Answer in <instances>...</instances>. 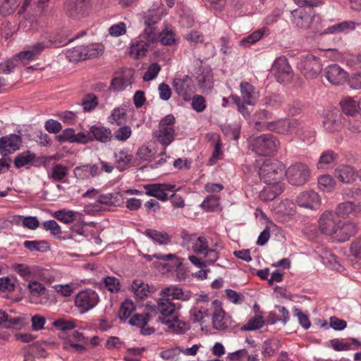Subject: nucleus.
<instances>
[{"label":"nucleus","instance_id":"obj_40","mask_svg":"<svg viewBox=\"0 0 361 361\" xmlns=\"http://www.w3.org/2000/svg\"><path fill=\"white\" fill-rule=\"evenodd\" d=\"M20 317H12L5 311L0 310V326L10 329L21 323Z\"/></svg>","mask_w":361,"mask_h":361},{"label":"nucleus","instance_id":"obj_2","mask_svg":"<svg viewBox=\"0 0 361 361\" xmlns=\"http://www.w3.org/2000/svg\"><path fill=\"white\" fill-rule=\"evenodd\" d=\"M166 15V10L162 4L149 8L144 16L145 29L143 33L149 39H158V30L156 25Z\"/></svg>","mask_w":361,"mask_h":361},{"label":"nucleus","instance_id":"obj_44","mask_svg":"<svg viewBox=\"0 0 361 361\" xmlns=\"http://www.w3.org/2000/svg\"><path fill=\"white\" fill-rule=\"evenodd\" d=\"M35 158V154L30 151H26L19 154L14 159V165L16 168L25 166L32 162Z\"/></svg>","mask_w":361,"mask_h":361},{"label":"nucleus","instance_id":"obj_24","mask_svg":"<svg viewBox=\"0 0 361 361\" xmlns=\"http://www.w3.org/2000/svg\"><path fill=\"white\" fill-rule=\"evenodd\" d=\"M293 23L302 29H308L312 22V16L304 9H296L292 11Z\"/></svg>","mask_w":361,"mask_h":361},{"label":"nucleus","instance_id":"obj_14","mask_svg":"<svg viewBox=\"0 0 361 361\" xmlns=\"http://www.w3.org/2000/svg\"><path fill=\"white\" fill-rule=\"evenodd\" d=\"M296 202L298 206L309 209H317L321 205V198L314 190L304 191L298 196Z\"/></svg>","mask_w":361,"mask_h":361},{"label":"nucleus","instance_id":"obj_26","mask_svg":"<svg viewBox=\"0 0 361 361\" xmlns=\"http://www.w3.org/2000/svg\"><path fill=\"white\" fill-rule=\"evenodd\" d=\"M89 133L92 135V140H95L102 143L109 142L112 137L111 130L104 126H92Z\"/></svg>","mask_w":361,"mask_h":361},{"label":"nucleus","instance_id":"obj_5","mask_svg":"<svg viewBox=\"0 0 361 361\" xmlns=\"http://www.w3.org/2000/svg\"><path fill=\"white\" fill-rule=\"evenodd\" d=\"M298 66L307 79L316 78L322 70L320 59L312 54L302 56Z\"/></svg>","mask_w":361,"mask_h":361},{"label":"nucleus","instance_id":"obj_57","mask_svg":"<svg viewBox=\"0 0 361 361\" xmlns=\"http://www.w3.org/2000/svg\"><path fill=\"white\" fill-rule=\"evenodd\" d=\"M103 283L104 286L110 291V292H118L120 287L119 280L114 276H106L103 279Z\"/></svg>","mask_w":361,"mask_h":361},{"label":"nucleus","instance_id":"obj_63","mask_svg":"<svg viewBox=\"0 0 361 361\" xmlns=\"http://www.w3.org/2000/svg\"><path fill=\"white\" fill-rule=\"evenodd\" d=\"M44 230L50 231L53 235H58L61 233V227L54 220H48L42 224Z\"/></svg>","mask_w":361,"mask_h":361},{"label":"nucleus","instance_id":"obj_51","mask_svg":"<svg viewBox=\"0 0 361 361\" xmlns=\"http://www.w3.org/2000/svg\"><path fill=\"white\" fill-rule=\"evenodd\" d=\"M135 307L133 302L129 300H125L120 307L118 316L120 319H126L128 318L131 313L135 310Z\"/></svg>","mask_w":361,"mask_h":361},{"label":"nucleus","instance_id":"obj_48","mask_svg":"<svg viewBox=\"0 0 361 361\" xmlns=\"http://www.w3.org/2000/svg\"><path fill=\"white\" fill-rule=\"evenodd\" d=\"M76 212L71 210L61 209L54 212V216L61 222L71 224L75 219Z\"/></svg>","mask_w":361,"mask_h":361},{"label":"nucleus","instance_id":"obj_32","mask_svg":"<svg viewBox=\"0 0 361 361\" xmlns=\"http://www.w3.org/2000/svg\"><path fill=\"white\" fill-rule=\"evenodd\" d=\"M114 156L117 164V169L120 171L126 169V166L130 163L133 158L132 154H128L123 149L114 152Z\"/></svg>","mask_w":361,"mask_h":361},{"label":"nucleus","instance_id":"obj_35","mask_svg":"<svg viewBox=\"0 0 361 361\" xmlns=\"http://www.w3.org/2000/svg\"><path fill=\"white\" fill-rule=\"evenodd\" d=\"M267 29L265 27L254 31L250 35L242 39L240 41V45L244 47H249L250 45L262 39Z\"/></svg>","mask_w":361,"mask_h":361},{"label":"nucleus","instance_id":"obj_61","mask_svg":"<svg viewBox=\"0 0 361 361\" xmlns=\"http://www.w3.org/2000/svg\"><path fill=\"white\" fill-rule=\"evenodd\" d=\"M53 325L58 329L61 331H68L73 329L76 327L74 320H66L64 319H59L53 322Z\"/></svg>","mask_w":361,"mask_h":361},{"label":"nucleus","instance_id":"obj_55","mask_svg":"<svg viewBox=\"0 0 361 361\" xmlns=\"http://www.w3.org/2000/svg\"><path fill=\"white\" fill-rule=\"evenodd\" d=\"M208 248V242L206 238L200 236L197 238L195 243H193L192 249L194 252L197 255H204Z\"/></svg>","mask_w":361,"mask_h":361},{"label":"nucleus","instance_id":"obj_42","mask_svg":"<svg viewBox=\"0 0 361 361\" xmlns=\"http://www.w3.org/2000/svg\"><path fill=\"white\" fill-rule=\"evenodd\" d=\"M119 197L118 192L102 194L97 196V202L106 206H114L119 202Z\"/></svg>","mask_w":361,"mask_h":361},{"label":"nucleus","instance_id":"obj_1","mask_svg":"<svg viewBox=\"0 0 361 361\" xmlns=\"http://www.w3.org/2000/svg\"><path fill=\"white\" fill-rule=\"evenodd\" d=\"M286 174L285 165L276 160L264 161L259 169V176L267 185H276Z\"/></svg>","mask_w":361,"mask_h":361},{"label":"nucleus","instance_id":"obj_62","mask_svg":"<svg viewBox=\"0 0 361 361\" xmlns=\"http://www.w3.org/2000/svg\"><path fill=\"white\" fill-rule=\"evenodd\" d=\"M149 320L147 314H135L129 320V324L132 326H137L140 328L146 326Z\"/></svg>","mask_w":361,"mask_h":361},{"label":"nucleus","instance_id":"obj_21","mask_svg":"<svg viewBox=\"0 0 361 361\" xmlns=\"http://www.w3.org/2000/svg\"><path fill=\"white\" fill-rule=\"evenodd\" d=\"M159 295L162 298H166L169 301L174 300L185 301L190 299V294L185 293L182 288L177 286H170L161 289Z\"/></svg>","mask_w":361,"mask_h":361},{"label":"nucleus","instance_id":"obj_19","mask_svg":"<svg viewBox=\"0 0 361 361\" xmlns=\"http://www.w3.org/2000/svg\"><path fill=\"white\" fill-rule=\"evenodd\" d=\"M231 324V318L227 315L221 307H216L212 314V325L214 329L223 331Z\"/></svg>","mask_w":361,"mask_h":361},{"label":"nucleus","instance_id":"obj_56","mask_svg":"<svg viewBox=\"0 0 361 361\" xmlns=\"http://www.w3.org/2000/svg\"><path fill=\"white\" fill-rule=\"evenodd\" d=\"M349 252L352 257L361 259V235L350 243Z\"/></svg>","mask_w":361,"mask_h":361},{"label":"nucleus","instance_id":"obj_28","mask_svg":"<svg viewBox=\"0 0 361 361\" xmlns=\"http://www.w3.org/2000/svg\"><path fill=\"white\" fill-rule=\"evenodd\" d=\"M155 259L162 260L164 262H168L162 264L163 269L166 271H172L174 269H178L181 264L179 259L173 254L164 255L161 253H156L153 255Z\"/></svg>","mask_w":361,"mask_h":361},{"label":"nucleus","instance_id":"obj_49","mask_svg":"<svg viewBox=\"0 0 361 361\" xmlns=\"http://www.w3.org/2000/svg\"><path fill=\"white\" fill-rule=\"evenodd\" d=\"M68 172V169L61 164H56L52 169L51 178L55 181H62Z\"/></svg>","mask_w":361,"mask_h":361},{"label":"nucleus","instance_id":"obj_10","mask_svg":"<svg viewBox=\"0 0 361 361\" xmlns=\"http://www.w3.org/2000/svg\"><path fill=\"white\" fill-rule=\"evenodd\" d=\"M339 219L333 211L324 212L319 218V227L321 232L334 238Z\"/></svg>","mask_w":361,"mask_h":361},{"label":"nucleus","instance_id":"obj_22","mask_svg":"<svg viewBox=\"0 0 361 361\" xmlns=\"http://www.w3.org/2000/svg\"><path fill=\"white\" fill-rule=\"evenodd\" d=\"M175 135V128L158 127V129L153 132L154 138H155L161 145L164 146V152L161 153V155L165 154L166 147L173 141Z\"/></svg>","mask_w":361,"mask_h":361},{"label":"nucleus","instance_id":"obj_29","mask_svg":"<svg viewBox=\"0 0 361 361\" xmlns=\"http://www.w3.org/2000/svg\"><path fill=\"white\" fill-rule=\"evenodd\" d=\"M355 28V23L353 21H343L328 27L322 34L345 33Z\"/></svg>","mask_w":361,"mask_h":361},{"label":"nucleus","instance_id":"obj_25","mask_svg":"<svg viewBox=\"0 0 361 361\" xmlns=\"http://www.w3.org/2000/svg\"><path fill=\"white\" fill-rule=\"evenodd\" d=\"M335 177L342 183H350L355 180V172L349 165H341L335 169Z\"/></svg>","mask_w":361,"mask_h":361},{"label":"nucleus","instance_id":"obj_4","mask_svg":"<svg viewBox=\"0 0 361 361\" xmlns=\"http://www.w3.org/2000/svg\"><path fill=\"white\" fill-rule=\"evenodd\" d=\"M285 176L291 185H303L310 179V169L306 164L296 162L291 164L287 169H286Z\"/></svg>","mask_w":361,"mask_h":361},{"label":"nucleus","instance_id":"obj_38","mask_svg":"<svg viewBox=\"0 0 361 361\" xmlns=\"http://www.w3.org/2000/svg\"><path fill=\"white\" fill-rule=\"evenodd\" d=\"M20 5V0H0V14L7 16L13 13Z\"/></svg>","mask_w":361,"mask_h":361},{"label":"nucleus","instance_id":"obj_6","mask_svg":"<svg viewBox=\"0 0 361 361\" xmlns=\"http://www.w3.org/2000/svg\"><path fill=\"white\" fill-rule=\"evenodd\" d=\"M99 298L96 291L86 289L80 291L75 298V305L80 313L84 314L97 306Z\"/></svg>","mask_w":361,"mask_h":361},{"label":"nucleus","instance_id":"obj_16","mask_svg":"<svg viewBox=\"0 0 361 361\" xmlns=\"http://www.w3.org/2000/svg\"><path fill=\"white\" fill-rule=\"evenodd\" d=\"M147 307L152 311H156L164 317H169L173 314L177 310L180 308V305L178 302H173L168 300L166 298H159L157 305H151L147 303Z\"/></svg>","mask_w":361,"mask_h":361},{"label":"nucleus","instance_id":"obj_54","mask_svg":"<svg viewBox=\"0 0 361 361\" xmlns=\"http://www.w3.org/2000/svg\"><path fill=\"white\" fill-rule=\"evenodd\" d=\"M219 205V197L216 195L207 196L202 203V207L207 211H214Z\"/></svg>","mask_w":361,"mask_h":361},{"label":"nucleus","instance_id":"obj_23","mask_svg":"<svg viewBox=\"0 0 361 361\" xmlns=\"http://www.w3.org/2000/svg\"><path fill=\"white\" fill-rule=\"evenodd\" d=\"M285 126L286 119H280L273 122L257 121L255 123V128L258 130H269L283 135H286Z\"/></svg>","mask_w":361,"mask_h":361},{"label":"nucleus","instance_id":"obj_45","mask_svg":"<svg viewBox=\"0 0 361 361\" xmlns=\"http://www.w3.org/2000/svg\"><path fill=\"white\" fill-rule=\"evenodd\" d=\"M126 116V111L123 108H115L111 116L109 117L108 121L111 124H116L117 126H121L123 123V121L125 120Z\"/></svg>","mask_w":361,"mask_h":361},{"label":"nucleus","instance_id":"obj_18","mask_svg":"<svg viewBox=\"0 0 361 361\" xmlns=\"http://www.w3.org/2000/svg\"><path fill=\"white\" fill-rule=\"evenodd\" d=\"M326 79L333 85L343 84L347 79V73L337 64H331L325 68Z\"/></svg>","mask_w":361,"mask_h":361},{"label":"nucleus","instance_id":"obj_46","mask_svg":"<svg viewBox=\"0 0 361 361\" xmlns=\"http://www.w3.org/2000/svg\"><path fill=\"white\" fill-rule=\"evenodd\" d=\"M159 320L161 323L167 325L169 329L175 332L182 331L183 329V326L185 325V323L180 321L177 315L173 316L172 319L160 318Z\"/></svg>","mask_w":361,"mask_h":361},{"label":"nucleus","instance_id":"obj_60","mask_svg":"<svg viewBox=\"0 0 361 361\" xmlns=\"http://www.w3.org/2000/svg\"><path fill=\"white\" fill-rule=\"evenodd\" d=\"M161 71V66L157 63H152L145 73L142 79L144 81H149L154 79Z\"/></svg>","mask_w":361,"mask_h":361},{"label":"nucleus","instance_id":"obj_36","mask_svg":"<svg viewBox=\"0 0 361 361\" xmlns=\"http://www.w3.org/2000/svg\"><path fill=\"white\" fill-rule=\"evenodd\" d=\"M267 29L265 27L254 31L250 35L242 39L240 41V45L244 47H249L250 45L262 39Z\"/></svg>","mask_w":361,"mask_h":361},{"label":"nucleus","instance_id":"obj_50","mask_svg":"<svg viewBox=\"0 0 361 361\" xmlns=\"http://www.w3.org/2000/svg\"><path fill=\"white\" fill-rule=\"evenodd\" d=\"M158 39L164 45H172L176 42L175 33L167 28L160 32L158 31Z\"/></svg>","mask_w":361,"mask_h":361},{"label":"nucleus","instance_id":"obj_20","mask_svg":"<svg viewBox=\"0 0 361 361\" xmlns=\"http://www.w3.org/2000/svg\"><path fill=\"white\" fill-rule=\"evenodd\" d=\"M73 173L76 178L85 180L99 176L101 170L96 164H85L76 166L73 170Z\"/></svg>","mask_w":361,"mask_h":361},{"label":"nucleus","instance_id":"obj_12","mask_svg":"<svg viewBox=\"0 0 361 361\" xmlns=\"http://www.w3.org/2000/svg\"><path fill=\"white\" fill-rule=\"evenodd\" d=\"M145 193L148 196L154 197L157 199L165 201L168 199L170 192H175L176 185L172 184H148L144 186Z\"/></svg>","mask_w":361,"mask_h":361},{"label":"nucleus","instance_id":"obj_8","mask_svg":"<svg viewBox=\"0 0 361 361\" xmlns=\"http://www.w3.org/2000/svg\"><path fill=\"white\" fill-rule=\"evenodd\" d=\"M90 8V0H68L65 4L66 14L75 19L87 15Z\"/></svg>","mask_w":361,"mask_h":361},{"label":"nucleus","instance_id":"obj_3","mask_svg":"<svg viewBox=\"0 0 361 361\" xmlns=\"http://www.w3.org/2000/svg\"><path fill=\"white\" fill-rule=\"evenodd\" d=\"M279 147V141L272 134H263L250 142L251 149L259 156L274 154Z\"/></svg>","mask_w":361,"mask_h":361},{"label":"nucleus","instance_id":"obj_59","mask_svg":"<svg viewBox=\"0 0 361 361\" xmlns=\"http://www.w3.org/2000/svg\"><path fill=\"white\" fill-rule=\"evenodd\" d=\"M83 109L86 111H90L94 109L98 105L97 97L93 94H89L81 103Z\"/></svg>","mask_w":361,"mask_h":361},{"label":"nucleus","instance_id":"obj_43","mask_svg":"<svg viewBox=\"0 0 361 361\" xmlns=\"http://www.w3.org/2000/svg\"><path fill=\"white\" fill-rule=\"evenodd\" d=\"M198 83L203 92H209L213 87V76L210 71L203 72L198 77Z\"/></svg>","mask_w":361,"mask_h":361},{"label":"nucleus","instance_id":"obj_13","mask_svg":"<svg viewBox=\"0 0 361 361\" xmlns=\"http://www.w3.org/2000/svg\"><path fill=\"white\" fill-rule=\"evenodd\" d=\"M272 71L279 82H285L291 78L292 68L285 56H280L275 60Z\"/></svg>","mask_w":361,"mask_h":361},{"label":"nucleus","instance_id":"obj_47","mask_svg":"<svg viewBox=\"0 0 361 361\" xmlns=\"http://www.w3.org/2000/svg\"><path fill=\"white\" fill-rule=\"evenodd\" d=\"M264 320L260 315L255 316L249 319V321L241 327L242 331L257 330L263 326Z\"/></svg>","mask_w":361,"mask_h":361},{"label":"nucleus","instance_id":"obj_7","mask_svg":"<svg viewBox=\"0 0 361 361\" xmlns=\"http://www.w3.org/2000/svg\"><path fill=\"white\" fill-rule=\"evenodd\" d=\"M176 93L185 101H190L195 93V87L192 79L188 75L176 77L172 82Z\"/></svg>","mask_w":361,"mask_h":361},{"label":"nucleus","instance_id":"obj_37","mask_svg":"<svg viewBox=\"0 0 361 361\" xmlns=\"http://www.w3.org/2000/svg\"><path fill=\"white\" fill-rule=\"evenodd\" d=\"M131 289L137 298L140 299H144L149 293L148 284L137 279L133 281Z\"/></svg>","mask_w":361,"mask_h":361},{"label":"nucleus","instance_id":"obj_58","mask_svg":"<svg viewBox=\"0 0 361 361\" xmlns=\"http://www.w3.org/2000/svg\"><path fill=\"white\" fill-rule=\"evenodd\" d=\"M318 184L324 190L330 191L335 185V181L329 175H323L318 178Z\"/></svg>","mask_w":361,"mask_h":361},{"label":"nucleus","instance_id":"obj_33","mask_svg":"<svg viewBox=\"0 0 361 361\" xmlns=\"http://www.w3.org/2000/svg\"><path fill=\"white\" fill-rule=\"evenodd\" d=\"M85 46L78 45L73 48L68 49L66 51V56L70 61L78 62L85 60Z\"/></svg>","mask_w":361,"mask_h":361},{"label":"nucleus","instance_id":"obj_53","mask_svg":"<svg viewBox=\"0 0 361 361\" xmlns=\"http://www.w3.org/2000/svg\"><path fill=\"white\" fill-rule=\"evenodd\" d=\"M85 60L102 54L104 51V46L101 44H92L85 47Z\"/></svg>","mask_w":361,"mask_h":361},{"label":"nucleus","instance_id":"obj_27","mask_svg":"<svg viewBox=\"0 0 361 361\" xmlns=\"http://www.w3.org/2000/svg\"><path fill=\"white\" fill-rule=\"evenodd\" d=\"M61 43V40H58L54 37L50 36L49 38H46L42 41L37 42L31 46L30 49L32 50L34 55L37 58L45 49H48L52 46L59 47Z\"/></svg>","mask_w":361,"mask_h":361},{"label":"nucleus","instance_id":"obj_30","mask_svg":"<svg viewBox=\"0 0 361 361\" xmlns=\"http://www.w3.org/2000/svg\"><path fill=\"white\" fill-rule=\"evenodd\" d=\"M343 112L351 116H354L360 110V101L357 102L352 98L348 97L340 102Z\"/></svg>","mask_w":361,"mask_h":361},{"label":"nucleus","instance_id":"obj_15","mask_svg":"<svg viewBox=\"0 0 361 361\" xmlns=\"http://www.w3.org/2000/svg\"><path fill=\"white\" fill-rule=\"evenodd\" d=\"M22 142V137L19 135L10 134L0 138V154L7 156L20 148Z\"/></svg>","mask_w":361,"mask_h":361},{"label":"nucleus","instance_id":"obj_17","mask_svg":"<svg viewBox=\"0 0 361 361\" xmlns=\"http://www.w3.org/2000/svg\"><path fill=\"white\" fill-rule=\"evenodd\" d=\"M334 214L337 217H348L350 215L357 217L361 216V204H355L353 202H344L338 204Z\"/></svg>","mask_w":361,"mask_h":361},{"label":"nucleus","instance_id":"obj_39","mask_svg":"<svg viewBox=\"0 0 361 361\" xmlns=\"http://www.w3.org/2000/svg\"><path fill=\"white\" fill-rule=\"evenodd\" d=\"M23 245L31 252H44L50 249L49 243L46 240H25Z\"/></svg>","mask_w":361,"mask_h":361},{"label":"nucleus","instance_id":"obj_11","mask_svg":"<svg viewBox=\"0 0 361 361\" xmlns=\"http://www.w3.org/2000/svg\"><path fill=\"white\" fill-rule=\"evenodd\" d=\"M158 41V39H149L142 32L135 42L130 46V55L135 59H139L146 56L149 47Z\"/></svg>","mask_w":361,"mask_h":361},{"label":"nucleus","instance_id":"obj_9","mask_svg":"<svg viewBox=\"0 0 361 361\" xmlns=\"http://www.w3.org/2000/svg\"><path fill=\"white\" fill-rule=\"evenodd\" d=\"M358 231L357 223L351 221H342L339 220L334 238L338 242L343 243L356 235Z\"/></svg>","mask_w":361,"mask_h":361},{"label":"nucleus","instance_id":"obj_31","mask_svg":"<svg viewBox=\"0 0 361 361\" xmlns=\"http://www.w3.org/2000/svg\"><path fill=\"white\" fill-rule=\"evenodd\" d=\"M145 235L153 241L160 245H168L171 243V236L166 232H159L154 229H147Z\"/></svg>","mask_w":361,"mask_h":361},{"label":"nucleus","instance_id":"obj_41","mask_svg":"<svg viewBox=\"0 0 361 361\" xmlns=\"http://www.w3.org/2000/svg\"><path fill=\"white\" fill-rule=\"evenodd\" d=\"M338 158V154L332 150H326L320 156L317 163V168L322 169L326 165L333 164L337 161Z\"/></svg>","mask_w":361,"mask_h":361},{"label":"nucleus","instance_id":"obj_52","mask_svg":"<svg viewBox=\"0 0 361 361\" xmlns=\"http://www.w3.org/2000/svg\"><path fill=\"white\" fill-rule=\"evenodd\" d=\"M27 288L32 298H39V296L45 294V286L38 281H31L29 283Z\"/></svg>","mask_w":361,"mask_h":361},{"label":"nucleus","instance_id":"obj_34","mask_svg":"<svg viewBox=\"0 0 361 361\" xmlns=\"http://www.w3.org/2000/svg\"><path fill=\"white\" fill-rule=\"evenodd\" d=\"M240 87L243 103L249 105L254 104V87L247 82H242Z\"/></svg>","mask_w":361,"mask_h":361},{"label":"nucleus","instance_id":"obj_64","mask_svg":"<svg viewBox=\"0 0 361 361\" xmlns=\"http://www.w3.org/2000/svg\"><path fill=\"white\" fill-rule=\"evenodd\" d=\"M132 130L130 126H124L119 128L114 133L115 137L119 141H126L131 135Z\"/></svg>","mask_w":361,"mask_h":361}]
</instances>
